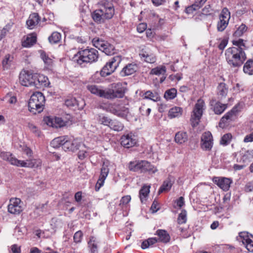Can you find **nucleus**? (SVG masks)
<instances>
[{"label":"nucleus","mask_w":253,"mask_h":253,"mask_svg":"<svg viewBox=\"0 0 253 253\" xmlns=\"http://www.w3.org/2000/svg\"><path fill=\"white\" fill-rule=\"evenodd\" d=\"M118 87L114 89H103L95 84H88L86 87L87 89L92 94H94L100 97H103L108 99H113L116 98H122L125 94L124 88L118 84Z\"/></svg>","instance_id":"1"},{"label":"nucleus","mask_w":253,"mask_h":253,"mask_svg":"<svg viewBox=\"0 0 253 253\" xmlns=\"http://www.w3.org/2000/svg\"><path fill=\"white\" fill-rule=\"evenodd\" d=\"M100 8L93 11L92 17L97 23H102L105 20L110 19L114 14L115 10L111 3L108 0H102L98 3Z\"/></svg>","instance_id":"2"},{"label":"nucleus","mask_w":253,"mask_h":253,"mask_svg":"<svg viewBox=\"0 0 253 253\" xmlns=\"http://www.w3.org/2000/svg\"><path fill=\"white\" fill-rule=\"evenodd\" d=\"M226 60L233 67L241 66L247 58L246 54L241 48L229 47L225 51Z\"/></svg>","instance_id":"3"},{"label":"nucleus","mask_w":253,"mask_h":253,"mask_svg":"<svg viewBox=\"0 0 253 253\" xmlns=\"http://www.w3.org/2000/svg\"><path fill=\"white\" fill-rule=\"evenodd\" d=\"M98 58V52L94 48H86L79 51L74 57L77 63L82 65L84 63L96 62Z\"/></svg>","instance_id":"4"},{"label":"nucleus","mask_w":253,"mask_h":253,"mask_svg":"<svg viewBox=\"0 0 253 253\" xmlns=\"http://www.w3.org/2000/svg\"><path fill=\"white\" fill-rule=\"evenodd\" d=\"M45 98L41 92H34L28 103L29 110L34 114L41 113L43 109Z\"/></svg>","instance_id":"5"},{"label":"nucleus","mask_w":253,"mask_h":253,"mask_svg":"<svg viewBox=\"0 0 253 253\" xmlns=\"http://www.w3.org/2000/svg\"><path fill=\"white\" fill-rule=\"evenodd\" d=\"M104 109L115 115L123 118H125L129 113L128 108L122 104H109Z\"/></svg>","instance_id":"6"},{"label":"nucleus","mask_w":253,"mask_h":253,"mask_svg":"<svg viewBox=\"0 0 253 253\" xmlns=\"http://www.w3.org/2000/svg\"><path fill=\"white\" fill-rule=\"evenodd\" d=\"M205 103L203 100L198 99L196 103L193 114L191 115V123L193 127H195L199 124L200 120L202 116Z\"/></svg>","instance_id":"7"},{"label":"nucleus","mask_w":253,"mask_h":253,"mask_svg":"<svg viewBox=\"0 0 253 253\" xmlns=\"http://www.w3.org/2000/svg\"><path fill=\"white\" fill-rule=\"evenodd\" d=\"M63 143L62 148L65 151L75 152L79 150L80 148H84V145L78 139L69 138L67 136H64V141Z\"/></svg>","instance_id":"8"},{"label":"nucleus","mask_w":253,"mask_h":253,"mask_svg":"<svg viewBox=\"0 0 253 253\" xmlns=\"http://www.w3.org/2000/svg\"><path fill=\"white\" fill-rule=\"evenodd\" d=\"M219 18V21L217 24V29L218 31L222 32L228 26L230 18V12L227 8H223Z\"/></svg>","instance_id":"9"},{"label":"nucleus","mask_w":253,"mask_h":253,"mask_svg":"<svg viewBox=\"0 0 253 253\" xmlns=\"http://www.w3.org/2000/svg\"><path fill=\"white\" fill-rule=\"evenodd\" d=\"M238 110L237 107H234L231 111L227 112L220 120L219 126L224 128L229 123L235 120L237 117Z\"/></svg>","instance_id":"10"},{"label":"nucleus","mask_w":253,"mask_h":253,"mask_svg":"<svg viewBox=\"0 0 253 253\" xmlns=\"http://www.w3.org/2000/svg\"><path fill=\"white\" fill-rule=\"evenodd\" d=\"M109 164L108 162H104L101 169L100 174L95 185V190L99 191L100 188L104 185V181L109 172Z\"/></svg>","instance_id":"11"},{"label":"nucleus","mask_w":253,"mask_h":253,"mask_svg":"<svg viewBox=\"0 0 253 253\" xmlns=\"http://www.w3.org/2000/svg\"><path fill=\"white\" fill-rule=\"evenodd\" d=\"M213 146V138L210 131L204 132L201 137V146L205 151H210Z\"/></svg>","instance_id":"12"},{"label":"nucleus","mask_w":253,"mask_h":253,"mask_svg":"<svg viewBox=\"0 0 253 253\" xmlns=\"http://www.w3.org/2000/svg\"><path fill=\"white\" fill-rule=\"evenodd\" d=\"M35 74L28 71H24L21 72L19 75V82L20 84L25 86H33L34 82Z\"/></svg>","instance_id":"13"},{"label":"nucleus","mask_w":253,"mask_h":253,"mask_svg":"<svg viewBox=\"0 0 253 253\" xmlns=\"http://www.w3.org/2000/svg\"><path fill=\"white\" fill-rule=\"evenodd\" d=\"M21 203V200L19 198L11 199L8 206V212L14 214H19L23 211Z\"/></svg>","instance_id":"14"},{"label":"nucleus","mask_w":253,"mask_h":253,"mask_svg":"<svg viewBox=\"0 0 253 253\" xmlns=\"http://www.w3.org/2000/svg\"><path fill=\"white\" fill-rule=\"evenodd\" d=\"M240 238L247 250L253 253V236L248 233L242 232L240 234Z\"/></svg>","instance_id":"15"},{"label":"nucleus","mask_w":253,"mask_h":253,"mask_svg":"<svg viewBox=\"0 0 253 253\" xmlns=\"http://www.w3.org/2000/svg\"><path fill=\"white\" fill-rule=\"evenodd\" d=\"M136 143L137 139L135 136L131 133L124 135L121 137V145L125 148H129L133 147Z\"/></svg>","instance_id":"16"},{"label":"nucleus","mask_w":253,"mask_h":253,"mask_svg":"<svg viewBox=\"0 0 253 253\" xmlns=\"http://www.w3.org/2000/svg\"><path fill=\"white\" fill-rule=\"evenodd\" d=\"M34 77L33 86L36 88H41L49 86V82L47 77L41 74H35Z\"/></svg>","instance_id":"17"},{"label":"nucleus","mask_w":253,"mask_h":253,"mask_svg":"<svg viewBox=\"0 0 253 253\" xmlns=\"http://www.w3.org/2000/svg\"><path fill=\"white\" fill-rule=\"evenodd\" d=\"M213 181L224 191L228 190L232 183L231 179L226 177H214Z\"/></svg>","instance_id":"18"},{"label":"nucleus","mask_w":253,"mask_h":253,"mask_svg":"<svg viewBox=\"0 0 253 253\" xmlns=\"http://www.w3.org/2000/svg\"><path fill=\"white\" fill-rule=\"evenodd\" d=\"M46 124L53 127H61L66 125V122H65L62 118L56 117L54 119L47 117L44 119Z\"/></svg>","instance_id":"19"},{"label":"nucleus","mask_w":253,"mask_h":253,"mask_svg":"<svg viewBox=\"0 0 253 253\" xmlns=\"http://www.w3.org/2000/svg\"><path fill=\"white\" fill-rule=\"evenodd\" d=\"M0 156L3 160L8 161L11 165L19 167L20 160L14 157L10 152H1Z\"/></svg>","instance_id":"20"},{"label":"nucleus","mask_w":253,"mask_h":253,"mask_svg":"<svg viewBox=\"0 0 253 253\" xmlns=\"http://www.w3.org/2000/svg\"><path fill=\"white\" fill-rule=\"evenodd\" d=\"M42 165V161L40 159L27 160L26 161H21L19 167L29 168H38Z\"/></svg>","instance_id":"21"},{"label":"nucleus","mask_w":253,"mask_h":253,"mask_svg":"<svg viewBox=\"0 0 253 253\" xmlns=\"http://www.w3.org/2000/svg\"><path fill=\"white\" fill-rule=\"evenodd\" d=\"M137 69L136 64L133 63L128 64L123 68L120 74L122 77L129 76L135 73Z\"/></svg>","instance_id":"22"},{"label":"nucleus","mask_w":253,"mask_h":253,"mask_svg":"<svg viewBox=\"0 0 253 253\" xmlns=\"http://www.w3.org/2000/svg\"><path fill=\"white\" fill-rule=\"evenodd\" d=\"M141 59L149 63H153L156 61L155 56L151 52L146 50H142L139 53Z\"/></svg>","instance_id":"23"},{"label":"nucleus","mask_w":253,"mask_h":253,"mask_svg":"<svg viewBox=\"0 0 253 253\" xmlns=\"http://www.w3.org/2000/svg\"><path fill=\"white\" fill-rule=\"evenodd\" d=\"M40 21V17L38 13H34L30 15L26 24L28 28L32 29L38 24Z\"/></svg>","instance_id":"24"},{"label":"nucleus","mask_w":253,"mask_h":253,"mask_svg":"<svg viewBox=\"0 0 253 253\" xmlns=\"http://www.w3.org/2000/svg\"><path fill=\"white\" fill-rule=\"evenodd\" d=\"M150 185H143L139 191V198L142 203H144L147 200L150 193Z\"/></svg>","instance_id":"25"},{"label":"nucleus","mask_w":253,"mask_h":253,"mask_svg":"<svg viewBox=\"0 0 253 253\" xmlns=\"http://www.w3.org/2000/svg\"><path fill=\"white\" fill-rule=\"evenodd\" d=\"M183 113V109L180 107L175 106L169 109L168 113V117L170 119L179 118L181 116Z\"/></svg>","instance_id":"26"},{"label":"nucleus","mask_w":253,"mask_h":253,"mask_svg":"<svg viewBox=\"0 0 253 253\" xmlns=\"http://www.w3.org/2000/svg\"><path fill=\"white\" fill-rule=\"evenodd\" d=\"M144 99H150L154 102H158L160 100L161 97L156 91L152 92L151 90L146 91L143 95Z\"/></svg>","instance_id":"27"},{"label":"nucleus","mask_w":253,"mask_h":253,"mask_svg":"<svg viewBox=\"0 0 253 253\" xmlns=\"http://www.w3.org/2000/svg\"><path fill=\"white\" fill-rule=\"evenodd\" d=\"M141 172L149 171L155 173L157 171V169L154 168L149 162L146 161H140Z\"/></svg>","instance_id":"28"},{"label":"nucleus","mask_w":253,"mask_h":253,"mask_svg":"<svg viewBox=\"0 0 253 253\" xmlns=\"http://www.w3.org/2000/svg\"><path fill=\"white\" fill-rule=\"evenodd\" d=\"M156 234L159 236L158 241L163 243H168L170 240V236L168 232L162 229L158 230Z\"/></svg>","instance_id":"29"},{"label":"nucleus","mask_w":253,"mask_h":253,"mask_svg":"<svg viewBox=\"0 0 253 253\" xmlns=\"http://www.w3.org/2000/svg\"><path fill=\"white\" fill-rule=\"evenodd\" d=\"M122 61V57L121 56H115L112 58L110 60L107 62L105 66H110L112 69H116L119 66L120 63Z\"/></svg>","instance_id":"30"},{"label":"nucleus","mask_w":253,"mask_h":253,"mask_svg":"<svg viewBox=\"0 0 253 253\" xmlns=\"http://www.w3.org/2000/svg\"><path fill=\"white\" fill-rule=\"evenodd\" d=\"M228 92V88L225 83H220L217 88V93L218 97L222 99L224 98Z\"/></svg>","instance_id":"31"},{"label":"nucleus","mask_w":253,"mask_h":253,"mask_svg":"<svg viewBox=\"0 0 253 253\" xmlns=\"http://www.w3.org/2000/svg\"><path fill=\"white\" fill-rule=\"evenodd\" d=\"M37 37L35 34L28 35L26 40L23 42L22 45L24 47H30L36 43Z\"/></svg>","instance_id":"32"},{"label":"nucleus","mask_w":253,"mask_h":253,"mask_svg":"<svg viewBox=\"0 0 253 253\" xmlns=\"http://www.w3.org/2000/svg\"><path fill=\"white\" fill-rule=\"evenodd\" d=\"M188 139V135L186 132L179 131L175 134V141L178 144H182Z\"/></svg>","instance_id":"33"},{"label":"nucleus","mask_w":253,"mask_h":253,"mask_svg":"<svg viewBox=\"0 0 253 253\" xmlns=\"http://www.w3.org/2000/svg\"><path fill=\"white\" fill-rule=\"evenodd\" d=\"M111 129L117 131H122L124 127V125L117 120H112L109 126Z\"/></svg>","instance_id":"34"},{"label":"nucleus","mask_w":253,"mask_h":253,"mask_svg":"<svg viewBox=\"0 0 253 253\" xmlns=\"http://www.w3.org/2000/svg\"><path fill=\"white\" fill-rule=\"evenodd\" d=\"M243 71L245 73L250 75L253 74V60H249L244 64Z\"/></svg>","instance_id":"35"},{"label":"nucleus","mask_w":253,"mask_h":253,"mask_svg":"<svg viewBox=\"0 0 253 253\" xmlns=\"http://www.w3.org/2000/svg\"><path fill=\"white\" fill-rule=\"evenodd\" d=\"M172 185V184L171 181L169 179H167L163 182L162 185L160 188L158 193L160 194L164 192L169 191Z\"/></svg>","instance_id":"36"},{"label":"nucleus","mask_w":253,"mask_h":253,"mask_svg":"<svg viewBox=\"0 0 253 253\" xmlns=\"http://www.w3.org/2000/svg\"><path fill=\"white\" fill-rule=\"evenodd\" d=\"M158 242L156 238H150L144 241L141 244V248L146 249Z\"/></svg>","instance_id":"37"},{"label":"nucleus","mask_w":253,"mask_h":253,"mask_svg":"<svg viewBox=\"0 0 253 253\" xmlns=\"http://www.w3.org/2000/svg\"><path fill=\"white\" fill-rule=\"evenodd\" d=\"M97 120L100 124L109 126L112 119L104 114H99L98 115Z\"/></svg>","instance_id":"38"},{"label":"nucleus","mask_w":253,"mask_h":253,"mask_svg":"<svg viewBox=\"0 0 253 253\" xmlns=\"http://www.w3.org/2000/svg\"><path fill=\"white\" fill-rule=\"evenodd\" d=\"M13 58L9 54H7L5 56L2 60V66L4 69H7L13 64Z\"/></svg>","instance_id":"39"},{"label":"nucleus","mask_w":253,"mask_h":253,"mask_svg":"<svg viewBox=\"0 0 253 253\" xmlns=\"http://www.w3.org/2000/svg\"><path fill=\"white\" fill-rule=\"evenodd\" d=\"M225 104H221L220 102H216L213 107V111L216 114L219 115L226 109Z\"/></svg>","instance_id":"40"},{"label":"nucleus","mask_w":253,"mask_h":253,"mask_svg":"<svg viewBox=\"0 0 253 253\" xmlns=\"http://www.w3.org/2000/svg\"><path fill=\"white\" fill-rule=\"evenodd\" d=\"M101 50L104 52L106 54L110 55L114 53V47L113 45L110 44L106 42L104 46H103Z\"/></svg>","instance_id":"41"},{"label":"nucleus","mask_w":253,"mask_h":253,"mask_svg":"<svg viewBox=\"0 0 253 253\" xmlns=\"http://www.w3.org/2000/svg\"><path fill=\"white\" fill-rule=\"evenodd\" d=\"M61 39V35L60 33L54 32L52 33L51 35L49 37L48 40L50 43H58Z\"/></svg>","instance_id":"42"},{"label":"nucleus","mask_w":253,"mask_h":253,"mask_svg":"<svg viewBox=\"0 0 253 253\" xmlns=\"http://www.w3.org/2000/svg\"><path fill=\"white\" fill-rule=\"evenodd\" d=\"M177 90L174 88H171L167 90L164 94V97L168 99H172L176 96Z\"/></svg>","instance_id":"43"},{"label":"nucleus","mask_w":253,"mask_h":253,"mask_svg":"<svg viewBox=\"0 0 253 253\" xmlns=\"http://www.w3.org/2000/svg\"><path fill=\"white\" fill-rule=\"evenodd\" d=\"M166 72V68L165 66H162L152 69L150 73L153 75H160L165 74Z\"/></svg>","instance_id":"44"},{"label":"nucleus","mask_w":253,"mask_h":253,"mask_svg":"<svg viewBox=\"0 0 253 253\" xmlns=\"http://www.w3.org/2000/svg\"><path fill=\"white\" fill-rule=\"evenodd\" d=\"M232 43L235 46L232 47V48H241L244 51L247 48L245 41L243 39H240L238 40H233Z\"/></svg>","instance_id":"45"},{"label":"nucleus","mask_w":253,"mask_h":253,"mask_svg":"<svg viewBox=\"0 0 253 253\" xmlns=\"http://www.w3.org/2000/svg\"><path fill=\"white\" fill-rule=\"evenodd\" d=\"M64 141V136L57 137L52 140L51 142V145L54 148L59 147L60 146L62 147V144Z\"/></svg>","instance_id":"46"},{"label":"nucleus","mask_w":253,"mask_h":253,"mask_svg":"<svg viewBox=\"0 0 253 253\" xmlns=\"http://www.w3.org/2000/svg\"><path fill=\"white\" fill-rule=\"evenodd\" d=\"M106 42L99 40L98 38H94L92 40L93 45L100 50L102 48L103 46H104Z\"/></svg>","instance_id":"47"},{"label":"nucleus","mask_w":253,"mask_h":253,"mask_svg":"<svg viewBox=\"0 0 253 253\" xmlns=\"http://www.w3.org/2000/svg\"><path fill=\"white\" fill-rule=\"evenodd\" d=\"M78 101L74 97L67 99L65 101V105L68 107L77 106L79 107Z\"/></svg>","instance_id":"48"},{"label":"nucleus","mask_w":253,"mask_h":253,"mask_svg":"<svg viewBox=\"0 0 253 253\" xmlns=\"http://www.w3.org/2000/svg\"><path fill=\"white\" fill-rule=\"evenodd\" d=\"M187 212L184 210H182L180 213L179 214L177 218V222L179 224L185 223L187 220Z\"/></svg>","instance_id":"49"},{"label":"nucleus","mask_w":253,"mask_h":253,"mask_svg":"<svg viewBox=\"0 0 253 253\" xmlns=\"http://www.w3.org/2000/svg\"><path fill=\"white\" fill-rule=\"evenodd\" d=\"M247 30V26L245 24H242L238 28L237 30L234 32V35L236 37H240L245 32H246Z\"/></svg>","instance_id":"50"},{"label":"nucleus","mask_w":253,"mask_h":253,"mask_svg":"<svg viewBox=\"0 0 253 253\" xmlns=\"http://www.w3.org/2000/svg\"><path fill=\"white\" fill-rule=\"evenodd\" d=\"M131 200V197L129 195H126L123 197L121 200L119 206H122V208L126 206Z\"/></svg>","instance_id":"51"},{"label":"nucleus","mask_w":253,"mask_h":253,"mask_svg":"<svg viewBox=\"0 0 253 253\" xmlns=\"http://www.w3.org/2000/svg\"><path fill=\"white\" fill-rule=\"evenodd\" d=\"M115 71V69H112V67L110 66H104L101 71V74L102 76H107L110 75Z\"/></svg>","instance_id":"52"},{"label":"nucleus","mask_w":253,"mask_h":253,"mask_svg":"<svg viewBox=\"0 0 253 253\" xmlns=\"http://www.w3.org/2000/svg\"><path fill=\"white\" fill-rule=\"evenodd\" d=\"M231 137L232 135L230 133L224 134L221 139L220 143L224 145H227L230 142Z\"/></svg>","instance_id":"53"},{"label":"nucleus","mask_w":253,"mask_h":253,"mask_svg":"<svg viewBox=\"0 0 253 253\" xmlns=\"http://www.w3.org/2000/svg\"><path fill=\"white\" fill-rule=\"evenodd\" d=\"M41 57L45 64L47 65H50L51 64L52 62V59L49 58L44 52H41Z\"/></svg>","instance_id":"54"},{"label":"nucleus","mask_w":253,"mask_h":253,"mask_svg":"<svg viewBox=\"0 0 253 253\" xmlns=\"http://www.w3.org/2000/svg\"><path fill=\"white\" fill-rule=\"evenodd\" d=\"M29 129L37 136H40V131L38 127L32 124H29L28 125Z\"/></svg>","instance_id":"55"},{"label":"nucleus","mask_w":253,"mask_h":253,"mask_svg":"<svg viewBox=\"0 0 253 253\" xmlns=\"http://www.w3.org/2000/svg\"><path fill=\"white\" fill-rule=\"evenodd\" d=\"M80 151L78 153V157L80 159L83 160L86 157V150H85V147L84 148H80Z\"/></svg>","instance_id":"56"},{"label":"nucleus","mask_w":253,"mask_h":253,"mask_svg":"<svg viewBox=\"0 0 253 253\" xmlns=\"http://www.w3.org/2000/svg\"><path fill=\"white\" fill-rule=\"evenodd\" d=\"M83 237V233L82 231H79L76 232L74 236V240L75 242L79 243L81 241Z\"/></svg>","instance_id":"57"},{"label":"nucleus","mask_w":253,"mask_h":253,"mask_svg":"<svg viewBox=\"0 0 253 253\" xmlns=\"http://www.w3.org/2000/svg\"><path fill=\"white\" fill-rule=\"evenodd\" d=\"M197 6H194V3L192 5H190V6H189L187 7L185 9V12H186V13H187V14H191V13H192L193 12V11H196V10H197L199 9V8H197Z\"/></svg>","instance_id":"58"},{"label":"nucleus","mask_w":253,"mask_h":253,"mask_svg":"<svg viewBox=\"0 0 253 253\" xmlns=\"http://www.w3.org/2000/svg\"><path fill=\"white\" fill-rule=\"evenodd\" d=\"M207 0H196L194 2V6H197V8L200 9L205 3Z\"/></svg>","instance_id":"59"},{"label":"nucleus","mask_w":253,"mask_h":253,"mask_svg":"<svg viewBox=\"0 0 253 253\" xmlns=\"http://www.w3.org/2000/svg\"><path fill=\"white\" fill-rule=\"evenodd\" d=\"M151 210L153 212H156L159 209V203L156 200H154L151 207Z\"/></svg>","instance_id":"60"},{"label":"nucleus","mask_w":253,"mask_h":253,"mask_svg":"<svg viewBox=\"0 0 253 253\" xmlns=\"http://www.w3.org/2000/svg\"><path fill=\"white\" fill-rule=\"evenodd\" d=\"M146 28L147 25L145 24L140 23L138 25L137 30L139 33H142L146 29Z\"/></svg>","instance_id":"61"},{"label":"nucleus","mask_w":253,"mask_h":253,"mask_svg":"<svg viewBox=\"0 0 253 253\" xmlns=\"http://www.w3.org/2000/svg\"><path fill=\"white\" fill-rule=\"evenodd\" d=\"M11 251L12 253H20L21 250L20 247L17 245L14 244L11 246Z\"/></svg>","instance_id":"62"},{"label":"nucleus","mask_w":253,"mask_h":253,"mask_svg":"<svg viewBox=\"0 0 253 253\" xmlns=\"http://www.w3.org/2000/svg\"><path fill=\"white\" fill-rule=\"evenodd\" d=\"M38 210L44 213L47 212L48 211L47 204L45 203V204H42L41 205H40L39 207L38 208Z\"/></svg>","instance_id":"63"},{"label":"nucleus","mask_w":253,"mask_h":253,"mask_svg":"<svg viewBox=\"0 0 253 253\" xmlns=\"http://www.w3.org/2000/svg\"><path fill=\"white\" fill-rule=\"evenodd\" d=\"M245 142H249L253 141V132L249 135H246L244 139Z\"/></svg>","instance_id":"64"}]
</instances>
